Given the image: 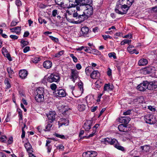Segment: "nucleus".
Masks as SVG:
<instances>
[{
  "label": "nucleus",
  "instance_id": "nucleus-1",
  "mask_svg": "<svg viewBox=\"0 0 157 157\" xmlns=\"http://www.w3.org/2000/svg\"><path fill=\"white\" fill-rule=\"evenodd\" d=\"M144 119L147 123L150 124H155L157 121L156 117L153 115L147 114L144 117Z\"/></svg>",
  "mask_w": 157,
  "mask_h": 157
},
{
  "label": "nucleus",
  "instance_id": "nucleus-2",
  "mask_svg": "<svg viewBox=\"0 0 157 157\" xmlns=\"http://www.w3.org/2000/svg\"><path fill=\"white\" fill-rule=\"evenodd\" d=\"M60 80V77L58 74L53 73L48 77L47 81L48 82L52 83L53 82H58Z\"/></svg>",
  "mask_w": 157,
  "mask_h": 157
},
{
  "label": "nucleus",
  "instance_id": "nucleus-3",
  "mask_svg": "<svg viewBox=\"0 0 157 157\" xmlns=\"http://www.w3.org/2000/svg\"><path fill=\"white\" fill-rule=\"evenodd\" d=\"M93 121L92 120H87L84 123L82 127L85 131L88 132L90 129L92 125L93 124Z\"/></svg>",
  "mask_w": 157,
  "mask_h": 157
},
{
  "label": "nucleus",
  "instance_id": "nucleus-4",
  "mask_svg": "<svg viewBox=\"0 0 157 157\" xmlns=\"http://www.w3.org/2000/svg\"><path fill=\"white\" fill-rule=\"evenodd\" d=\"M79 72L75 69H71V79L74 82H75V80L79 77Z\"/></svg>",
  "mask_w": 157,
  "mask_h": 157
},
{
  "label": "nucleus",
  "instance_id": "nucleus-5",
  "mask_svg": "<svg viewBox=\"0 0 157 157\" xmlns=\"http://www.w3.org/2000/svg\"><path fill=\"white\" fill-rule=\"evenodd\" d=\"M137 88L140 91H144L146 89H148L147 81H144L143 83L138 85Z\"/></svg>",
  "mask_w": 157,
  "mask_h": 157
},
{
  "label": "nucleus",
  "instance_id": "nucleus-6",
  "mask_svg": "<svg viewBox=\"0 0 157 157\" xmlns=\"http://www.w3.org/2000/svg\"><path fill=\"white\" fill-rule=\"evenodd\" d=\"M56 96L60 97H64L66 96V93L64 90L62 89H57L53 92Z\"/></svg>",
  "mask_w": 157,
  "mask_h": 157
},
{
  "label": "nucleus",
  "instance_id": "nucleus-7",
  "mask_svg": "<svg viewBox=\"0 0 157 157\" xmlns=\"http://www.w3.org/2000/svg\"><path fill=\"white\" fill-rule=\"evenodd\" d=\"M75 7H76V10L78 11H79L80 10H82V9H80V7L78 6L77 3H75V0H74H74H70L69 5L67 8L69 9Z\"/></svg>",
  "mask_w": 157,
  "mask_h": 157
},
{
  "label": "nucleus",
  "instance_id": "nucleus-8",
  "mask_svg": "<svg viewBox=\"0 0 157 157\" xmlns=\"http://www.w3.org/2000/svg\"><path fill=\"white\" fill-rule=\"evenodd\" d=\"M148 89L153 90L157 88V82L152 81L148 82L147 81Z\"/></svg>",
  "mask_w": 157,
  "mask_h": 157
},
{
  "label": "nucleus",
  "instance_id": "nucleus-9",
  "mask_svg": "<svg viewBox=\"0 0 157 157\" xmlns=\"http://www.w3.org/2000/svg\"><path fill=\"white\" fill-rule=\"evenodd\" d=\"M56 113L55 111H50L47 116L49 121L52 123L55 120L56 118Z\"/></svg>",
  "mask_w": 157,
  "mask_h": 157
},
{
  "label": "nucleus",
  "instance_id": "nucleus-10",
  "mask_svg": "<svg viewBox=\"0 0 157 157\" xmlns=\"http://www.w3.org/2000/svg\"><path fill=\"white\" fill-rule=\"evenodd\" d=\"M89 6L90 8L85 10L84 12L82 11V14L85 15V17H84V19L86 17L90 16L93 13V11L92 7L91 6Z\"/></svg>",
  "mask_w": 157,
  "mask_h": 157
},
{
  "label": "nucleus",
  "instance_id": "nucleus-11",
  "mask_svg": "<svg viewBox=\"0 0 157 157\" xmlns=\"http://www.w3.org/2000/svg\"><path fill=\"white\" fill-rule=\"evenodd\" d=\"M116 141H117L115 139L109 138H105L103 139L101 141L102 142L105 144H109L111 145L115 143Z\"/></svg>",
  "mask_w": 157,
  "mask_h": 157
},
{
  "label": "nucleus",
  "instance_id": "nucleus-12",
  "mask_svg": "<svg viewBox=\"0 0 157 157\" xmlns=\"http://www.w3.org/2000/svg\"><path fill=\"white\" fill-rule=\"evenodd\" d=\"M79 11L77 10V12L76 13H74L73 14V16L74 17H76L78 18H81V21H83L85 20L84 17H85V15L83 14H80Z\"/></svg>",
  "mask_w": 157,
  "mask_h": 157
},
{
  "label": "nucleus",
  "instance_id": "nucleus-13",
  "mask_svg": "<svg viewBox=\"0 0 157 157\" xmlns=\"http://www.w3.org/2000/svg\"><path fill=\"white\" fill-rule=\"evenodd\" d=\"M100 76V73L98 71H94L90 74L91 78L93 79H97Z\"/></svg>",
  "mask_w": 157,
  "mask_h": 157
},
{
  "label": "nucleus",
  "instance_id": "nucleus-14",
  "mask_svg": "<svg viewBox=\"0 0 157 157\" xmlns=\"http://www.w3.org/2000/svg\"><path fill=\"white\" fill-rule=\"evenodd\" d=\"M24 146L26 149L27 151L29 152V153H32L33 152L32 146L29 142L25 143L24 144Z\"/></svg>",
  "mask_w": 157,
  "mask_h": 157
},
{
  "label": "nucleus",
  "instance_id": "nucleus-15",
  "mask_svg": "<svg viewBox=\"0 0 157 157\" xmlns=\"http://www.w3.org/2000/svg\"><path fill=\"white\" fill-rule=\"evenodd\" d=\"M118 128L120 131L127 132V125L124 124H121L118 125Z\"/></svg>",
  "mask_w": 157,
  "mask_h": 157
},
{
  "label": "nucleus",
  "instance_id": "nucleus-16",
  "mask_svg": "<svg viewBox=\"0 0 157 157\" xmlns=\"http://www.w3.org/2000/svg\"><path fill=\"white\" fill-rule=\"evenodd\" d=\"M19 76L22 79L25 78L28 75L27 71L25 70H21L19 72Z\"/></svg>",
  "mask_w": 157,
  "mask_h": 157
},
{
  "label": "nucleus",
  "instance_id": "nucleus-17",
  "mask_svg": "<svg viewBox=\"0 0 157 157\" xmlns=\"http://www.w3.org/2000/svg\"><path fill=\"white\" fill-rule=\"evenodd\" d=\"M35 99L36 102H41L44 101V96L36 94Z\"/></svg>",
  "mask_w": 157,
  "mask_h": 157
},
{
  "label": "nucleus",
  "instance_id": "nucleus-18",
  "mask_svg": "<svg viewBox=\"0 0 157 157\" xmlns=\"http://www.w3.org/2000/svg\"><path fill=\"white\" fill-rule=\"evenodd\" d=\"M52 63L49 60H47L44 61L43 63L44 67L47 69H49L52 66Z\"/></svg>",
  "mask_w": 157,
  "mask_h": 157
},
{
  "label": "nucleus",
  "instance_id": "nucleus-19",
  "mask_svg": "<svg viewBox=\"0 0 157 157\" xmlns=\"http://www.w3.org/2000/svg\"><path fill=\"white\" fill-rule=\"evenodd\" d=\"M128 118L127 117H119L118 118V121L121 123H122V124H124V125H127V120Z\"/></svg>",
  "mask_w": 157,
  "mask_h": 157
},
{
  "label": "nucleus",
  "instance_id": "nucleus-20",
  "mask_svg": "<svg viewBox=\"0 0 157 157\" xmlns=\"http://www.w3.org/2000/svg\"><path fill=\"white\" fill-rule=\"evenodd\" d=\"M37 94L36 95H39L41 96H44L45 93L44 92V89L42 87H39L36 90Z\"/></svg>",
  "mask_w": 157,
  "mask_h": 157
},
{
  "label": "nucleus",
  "instance_id": "nucleus-21",
  "mask_svg": "<svg viewBox=\"0 0 157 157\" xmlns=\"http://www.w3.org/2000/svg\"><path fill=\"white\" fill-rule=\"evenodd\" d=\"M59 11L57 10H54L52 11V15L53 17H56V16L59 19H60L61 17L59 14Z\"/></svg>",
  "mask_w": 157,
  "mask_h": 157
},
{
  "label": "nucleus",
  "instance_id": "nucleus-22",
  "mask_svg": "<svg viewBox=\"0 0 157 157\" xmlns=\"http://www.w3.org/2000/svg\"><path fill=\"white\" fill-rule=\"evenodd\" d=\"M144 101V99L143 96H140L136 99L133 100L134 103L137 102V103H142Z\"/></svg>",
  "mask_w": 157,
  "mask_h": 157
},
{
  "label": "nucleus",
  "instance_id": "nucleus-23",
  "mask_svg": "<svg viewBox=\"0 0 157 157\" xmlns=\"http://www.w3.org/2000/svg\"><path fill=\"white\" fill-rule=\"evenodd\" d=\"M148 63L147 60L145 59H142L138 62V64L140 66H143L146 65Z\"/></svg>",
  "mask_w": 157,
  "mask_h": 157
},
{
  "label": "nucleus",
  "instance_id": "nucleus-24",
  "mask_svg": "<svg viewBox=\"0 0 157 157\" xmlns=\"http://www.w3.org/2000/svg\"><path fill=\"white\" fill-rule=\"evenodd\" d=\"M89 31L88 28L87 27H83L81 29V31L84 36L86 35L88 33Z\"/></svg>",
  "mask_w": 157,
  "mask_h": 157
},
{
  "label": "nucleus",
  "instance_id": "nucleus-25",
  "mask_svg": "<svg viewBox=\"0 0 157 157\" xmlns=\"http://www.w3.org/2000/svg\"><path fill=\"white\" fill-rule=\"evenodd\" d=\"M61 121L62 122L59 123L60 126L64 125L67 126L69 124V120L67 119L62 118L61 119Z\"/></svg>",
  "mask_w": 157,
  "mask_h": 157
},
{
  "label": "nucleus",
  "instance_id": "nucleus-26",
  "mask_svg": "<svg viewBox=\"0 0 157 157\" xmlns=\"http://www.w3.org/2000/svg\"><path fill=\"white\" fill-rule=\"evenodd\" d=\"M99 124H96L93 127V132L92 134H90L89 135L88 137H91L94 136L96 132V129L98 128V126H99Z\"/></svg>",
  "mask_w": 157,
  "mask_h": 157
},
{
  "label": "nucleus",
  "instance_id": "nucleus-27",
  "mask_svg": "<svg viewBox=\"0 0 157 157\" xmlns=\"http://www.w3.org/2000/svg\"><path fill=\"white\" fill-rule=\"evenodd\" d=\"M141 150L144 152H147L149 151L150 147L148 145L141 146Z\"/></svg>",
  "mask_w": 157,
  "mask_h": 157
},
{
  "label": "nucleus",
  "instance_id": "nucleus-28",
  "mask_svg": "<svg viewBox=\"0 0 157 157\" xmlns=\"http://www.w3.org/2000/svg\"><path fill=\"white\" fill-rule=\"evenodd\" d=\"M84 0H75V3H77L78 6L81 9L82 6H84L85 3H84Z\"/></svg>",
  "mask_w": 157,
  "mask_h": 157
},
{
  "label": "nucleus",
  "instance_id": "nucleus-29",
  "mask_svg": "<svg viewBox=\"0 0 157 157\" xmlns=\"http://www.w3.org/2000/svg\"><path fill=\"white\" fill-rule=\"evenodd\" d=\"M93 68L91 67H87L85 69V72L86 75L89 76L91 74V72L92 71Z\"/></svg>",
  "mask_w": 157,
  "mask_h": 157
},
{
  "label": "nucleus",
  "instance_id": "nucleus-30",
  "mask_svg": "<svg viewBox=\"0 0 157 157\" xmlns=\"http://www.w3.org/2000/svg\"><path fill=\"white\" fill-rule=\"evenodd\" d=\"M119 9H117V8H115V11L116 13H118L120 14H124L127 13V11L128 10V9L126 10V11L123 10V12H121L119 10Z\"/></svg>",
  "mask_w": 157,
  "mask_h": 157
},
{
  "label": "nucleus",
  "instance_id": "nucleus-31",
  "mask_svg": "<svg viewBox=\"0 0 157 157\" xmlns=\"http://www.w3.org/2000/svg\"><path fill=\"white\" fill-rule=\"evenodd\" d=\"M85 108L86 105L84 104H78V109L80 111L84 110Z\"/></svg>",
  "mask_w": 157,
  "mask_h": 157
},
{
  "label": "nucleus",
  "instance_id": "nucleus-32",
  "mask_svg": "<svg viewBox=\"0 0 157 157\" xmlns=\"http://www.w3.org/2000/svg\"><path fill=\"white\" fill-rule=\"evenodd\" d=\"M20 43L21 46L22 48H23L25 46L28 45L29 43L28 42L24 40H21Z\"/></svg>",
  "mask_w": 157,
  "mask_h": 157
},
{
  "label": "nucleus",
  "instance_id": "nucleus-33",
  "mask_svg": "<svg viewBox=\"0 0 157 157\" xmlns=\"http://www.w3.org/2000/svg\"><path fill=\"white\" fill-rule=\"evenodd\" d=\"M52 126V124L51 123L48 124L45 127V129L44 130L45 131H49L51 129V128Z\"/></svg>",
  "mask_w": 157,
  "mask_h": 157
},
{
  "label": "nucleus",
  "instance_id": "nucleus-34",
  "mask_svg": "<svg viewBox=\"0 0 157 157\" xmlns=\"http://www.w3.org/2000/svg\"><path fill=\"white\" fill-rule=\"evenodd\" d=\"M63 0H55L56 4L62 6L64 4V3L63 2Z\"/></svg>",
  "mask_w": 157,
  "mask_h": 157
},
{
  "label": "nucleus",
  "instance_id": "nucleus-35",
  "mask_svg": "<svg viewBox=\"0 0 157 157\" xmlns=\"http://www.w3.org/2000/svg\"><path fill=\"white\" fill-rule=\"evenodd\" d=\"M63 53H64V51H63V50L59 51V52L56 53L55 54V57H56L59 58V57H60L62 55H63Z\"/></svg>",
  "mask_w": 157,
  "mask_h": 157
},
{
  "label": "nucleus",
  "instance_id": "nucleus-36",
  "mask_svg": "<svg viewBox=\"0 0 157 157\" xmlns=\"http://www.w3.org/2000/svg\"><path fill=\"white\" fill-rule=\"evenodd\" d=\"M7 137L6 136H3L0 137V141L2 142L6 143Z\"/></svg>",
  "mask_w": 157,
  "mask_h": 157
},
{
  "label": "nucleus",
  "instance_id": "nucleus-37",
  "mask_svg": "<svg viewBox=\"0 0 157 157\" xmlns=\"http://www.w3.org/2000/svg\"><path fill=\"white\" fill-rule=\"evenodd\" d=\"M90 157H95L97 155V153L96 151H90Z\"/></svg>",
  "mask_w": 157,
  "mask_h": 157
},
{
  "label": "nucleus",
  "instance_id": "nucleus-38",
  "mask_svg": "<svg viewBox=\"0 0 157 157\" xmlns=\"http://www.w3.org/2000/svg\"><path fill=\"white\" fill-rule=\"evenodd\" d=\"M54 135L58 138H59L62 139H65V137L64 135H61L58 133H55L54 134Z\"/></svg>",
  "mask_w": 157,
  "mask_h": 157
},
{
  "label": "nucleus",
  "instance_id": "nucleus-39",
  "mask_svg": "<svg viewBox=\"0 0 157 157\" xmlns=\"http://www.w3.org/2000/svg\"><path fill=\"white\" fill-rule=\"evenodd\" d=\"M21 26H17L15 27V32L17 34L20 33L21 31Z\"/></svg>",
  "mask_w": 157,
  "mask_h": 157
},
{
  "label": "nucleus",
  "instance_id": "nucleus-40",
  "mask_svg": "<svg viewBox=\"0 0 157 157\" xmlns=\"http://www.w3.org/2000/svg\"><path fill=\"white\" fill-rule=\"evenodd\" d=\"M83 157H90V151L84 152L82 155Z\"/></svg>",
  "mask_w": 157,
  "mask_h": 157
},
{
  "label": "nucleus",
  "instance_id": "nucleus-41",
  "mask_svg": "<svg viewBox=\"0 0 157 157\" xmlns=\"http://www.w3.org/2000/svg\"><path fill=\"white\" fill-rule=\"evenodd\" d=\"M40 59L39 57H35L33 59L32 61L35 63H37L40 60Z\"/></svg>",
  "mask_w": 157,
  "mask_h": 157
},
{
  "label": "nucleus",
  "instance_id": "nucleus-42",
  "mask_svg": "<svg viewBox=\"0 0 157 157\" xmlns=\"http://www.w3.org/2000/svg\"><path fill=\"white\" fill-rule=\"evenodd\" d=\"M7 71L9 75H11L14 73V72L10 67H8L7 69Z\"/></svg>",
  "mask_w": 157,
  "mask_h": 157
},
{
  "label": "nucleus",
  "instance_id": "nucleus-43",
  "mask_svg": "<svg viewBox=\"0 0 157 157\" xmlns=\"http://www.w3.org/2000/svg\"><path fill=\"white\" fill-rule=\"evenodd\" d=\"M78 88H79L80 90L81 91H82V92L83 90V83L82 82H79L78 84Z\"/></svg>",
  "mask_w": 157,
  "mask_h": 157
},
{
  "label": "nucleus",
  "instance_id": "nucleus-44",
  "mask_svg": "<svg viewBox=\"0 0 157 157\" xmlns=\"http://www.w3.org/2000/svg\"><path fill=\"white\" fill-rule=\"evenodd\" d=\"M50 87L52 90L55 91L57 88V86L55 84L52 83L50 86Z\"/></svg>",
  "mask_w": 157,
  "mask_h": 157
},
{
  "label": "nucleus",
  "instance_id": "nucleus-45",
  "mask_svg": "<svg viewBox=\"0 0 157 157\" xmlns=\"http://www.w3.org/2000/svg\"><path fill=\"white\" fill-rule=\"evenodd\" d=\"M85 48H84L85 52L90 53L91 52V48L88 47H85Z\"/></svg>",
  "mask_w": 157,
  "mask_h": 157
},
{
  "label": "nucleus",
  "instance_id": "nucleus-46",
  "mask_svg": "<svg viewBox=\"0 0 157 157\" xmlns=\"http://www.w3.org/2000/svg\"><path fill=\"white\" fill-rule=\"evenodd\" d=\"M114 147L117 149L121 150L122 151H124V148L123 147L121 146H120L118 145H115Z\"/></svg>",
  "mask_w": 157,
  "mask_h": 157
},
{
  "label": "nucleus",
  "instance_id": "nucleus-47",
  "mask_svg": "<svg viewBox=\"0 0 157 157\" xmlns=\"http://www.w3.org/2000/svg\"><path fill=\"white\" fill-rule=\"evenodd\" d=\"M70 56L72 58V59H73V61L74 62H75V63H76L77 62L78 59L75 56H74L73 54H70Z\"/></svg>",
  "mask_w": 157,
  "mask_h": 157
},
{
  "label": "nucleus",
  "instance_id": "nucleus-48",
  "mask_svg": "<svg viewBox=\"0 0 157 157\" xmlns=\"http://www.w3.org/2000/svg\"><path fill=\"white\" fill-rule=\"evenodd\" d=\"M128 52H129L130 54H132L135 53L136 54H137L139 53L135 49H133L132 50H131V49H128Z\"/></svg>",
  "mask_w": 157,
  "mask_h": 157
},
{
  "label": "nucleus",
  "instance_id": "nucleus-49",
  "mask_svg": "<svg viewBox=\"0 0 157 157\" xmlns=\"http://www.w3.org/2000/svg\"><path fill=\"white\" fill-rule=\"evenodd\" d=\"M5 83V84L6 88L8 89L10 88L11 86L9 82L7 80L5 79V80L4 81Z\"/></svg>",
  "mask_w": 157,
  "mask_h": 157
},
{
  "label": "nucleus",
  "instance_id": "nucleus-50",
  "mask_svg": "<svg viewBox=\"0 0 157 157\" xmlns=\"http://www.w3.org/2000/svg\"><path fill=\"white\" fill-rule=\"evenodd\" d=\"M108 56H109L110 58L113 57L114 59H115L116 58V57L115 56V53L114 52L109 53L108 54Z\"/></svg>",
  "mask_w": 157,
  "mask_h": 157
},
{
  "label": "nucleus",
  "instance_id": "nucleus-51",
  "mask_svg": "<svg viewBox=\"0 0 157 157\" xmlns=\"http://www.w3.org/2000/svg\"><path fill=\"white\" fill-rule=\"evenodd\" d=\"M49 38L52 40L54 41L57 42L59 41V40L58 38L52 36H49Z\"/></svg>",
  "mask_w": 157,
  "mask_h": 157
},
{
  "label": "nucleus",
  "instance_id": "nucleus-52",
  "mask_svg": "<svg viewBox=\"0 0 157 157\" xmlns=\"http://www.w3.org/2000/svg\"><path fill=\"white\" fill-rule=\"evenodd\" d=\"M110 87V85L109 84H105L104 88V90L105 91L107 90L108 89H109Z\"/></svg>",
  "mask_w": 157,
  "mask_h": 157
},
{
  "label": "nucleus",
  "instance_id": "nucleus-53",
  "mask_svg": "<svg viewBox=\"0 0 157 157\" xmlns=\"http://www.w3.org/2000/svg\"><path fill=\"white\" fill-rule=\"evenodd\" d=\"M91 0H84V3H85L84 6L89 5V6H90L89 4L91 3Z\"/></svg>",
  "mask_w": 157,
  "mask_h": 157
},
{
  "label": "nucleus",
  "instance_id": "nucleus-54",
  "mask_svg": "<svg viewBox=\"0 0 157 157\" xmlns=\"http://www.w3.org/2000/svg\"><path fill=\"white\" fill-rule=\"evenodd\" d=\"M15 4L17 6H19L21 5V2L20 0H16Z\"/></svg>",
  "mask_w": 157,
  "mask_h": 157
},
{
  "label": "nucleus",
  "instance_id": "nucleus-55",
  "mask_svg": "<svg viewBox=\"0 0 157 157\" xmlns=\"http://www.w3.org/2000/svg\"><path fill=\"white\" fill-rule=\"evenodd\" d=\"M18 22H16L14 21H13L10 24L11 26H14L16 25L18 23Z\"/></svg>",
  "mask_w": 157,
  "mask_h": 157
},
{
  "label": "nucleus",
  "instance_id": "nucleus-56",
  "mask_svg": "<svg viewBox=\"0 0 157 157\" xmlns=\"http://www.w3.org/2000/svg\"><path fill=\"white\" fill-rule=\"evenodd\" d=\"M30 47L29 46H26L25 48L23 49V52L24 53H25L29 51Z\"/></svg>",
  "mask_w": 157,
  "mask_h": 157
},
{
  "label": "nucleus",
  "instance_id": "nucleus-57",
  "mask_svg": "<svg viewBox=\"0 0 157 157\" xmlns=\"http://www.w3.org/2000/svg\"><path fill=\"white\" fill-rule=\"evenodd\" d=\"M62 109V111L64 112H65L67 110V109L66 108H67V106L65 105H62L61 106Z\"/></svg>",
  "mask_w": 157,
  "mask_h": 157
},
{
  "label": "nucleus",
  "instance_id": "nucleus-58",
  "mask_svg": "<svg viewBox=\"0 0 157 157\" xmlns=\"http://www.w3.org/2000/svg\"><path fill=\"white\" fill-rule=\"evenodd\" d=\"M5 56L10 61H11L12 60L11 57L10 56L9 53H6Z\"/></svg>",
  "mask_w": 157,
  "mask_h": 157
},
{
  "label": "nucleus",
  "instance_id": "nucleus-59",
  "mask_svg": "<svg viewBox=\"0 0 157 157\" xmlns=\"http://www.w3.org/2000/svg\"><path fill=\"white\" fill-rule=\"evenodd\" d=\"M102 36L105 40H106L108 38L111 39L112 38V37L109 35H102Z\"/></svg>",
  "mask_w": 157,
  "mask_h": 157
},
{
  "label": "nucleus",
  "instance_id": "nucleus-60",
  "mask_svg": "<svg viewBox=\"0 0 157 157\" xmlns=\"http://www.w3.org/2000/svg\"><path fill=\"white\" fill-rule=\"evenodd\" d=\"M8 143L9 144H10L13 142V138L12 136L10 137L8 141Z\"/></svg>",
  "mask_w": 157,
  "mask_h": 157
},
{
  "label": "nucleus",
  "instance_id": "nucleus-61",
  "mask_svg": "<svg viewBox=\"0 0 157 157\" xmlns=\"http://www.w3.org/2000/svg\"><path fill=\"white\" fill-rule=\"evenodd\" d=\"M128 43V40L127 39H125L123 40V41H122L121 42V45H124L125 44H127Z\"/></svg>",
  "mask_w": 157,
  "mask_h": 157
},
{
  "label": "nucleus",
  "instance_id": "nucleus-62",
  "mask_svg": "<svg viewBox=\"0 0 157 157\" xmlns=\"http://www.w3.org/2000/svg\"><path fill=\"white\" fill-rule=\"evenodd\" d=\"M46 7V6L44 4L41 3L39 6V7L41 9H44Z\"/></svg>",
  "mask_w": 157,
  "mask_h": 157
},
{
  "label": "nucleus",
  "instance_id": "nucleus-63",
  "mask_svg": "<svg viewBox=\"0 0 157 157\" xmlns=\"http://www.w3.org/2000/svg\"><path fill=\"white\" fill-rule=\"evenodd\" d=\"M76 67L77 69L79 70L81 69L82 66L80 63H78L76 65Z\"/></svg>",
  "mask_w": 157,
  "mask_h": 157
},
{
  "label": "nucleus",
  "instance_id": "nucleus-64",
  "mask_svg": "<svg viewBox=\"0 0 157 157\" xmlns=\"http://www.w3.org/2000/svg\"><path fill=\"white\" fill-rule=\"evenodd\" d=\"M10 37L11 38L13 39L14 40L17 39L18 38V37L17 36L15 35H10Z\"/></svg>",
  "mask_w": 157,
  "mask_h": 157
}]
</instances>
